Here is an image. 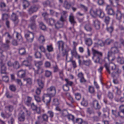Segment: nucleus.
I'll return each mask as SVG.
<instances>
[{
	"mask_svg": "<svg viewBox=\"0 0 124 124\" xmlns=\"http://www.w3.org/2000/svg\"><path fill=\"white\" fill-rule=\"evenodd\" d=\"M104 66L108 73L111 74L113 78L114 83L116 84H118V81L117 78L121 73V70L118 69H116V65L113 63H111L109 64L105 63Z\"/></svg>",
	"mask_w": 124,
	"mask_h": 124,
	"instance_id": "1",
	"label": "nucleus"
},
{
	"mask_svg": "<svg viewBox=\"0 0 124 124\" xmlns=\"http://www.w3.org/2000/svg\"><path fill=\"white\" fill-rule=\"evenodd\" d=\"M47 91L49 93L47 94L48 96L46 95H44L42 98V100L44 102H46V105L48 106L51 101V97L54 96L56 93L55 87L53 86H51L47 89Z\"/></svg>",
	"mask_w": 124,
	"mask_h": 124,
	"instance_id": "2",
	"label": "nucleus"
},
{
	"mask_svg": "<svg viewBox=\"0 0 124 124\" xmlns=\"http://www.w3.org/2000/svg\"><path fill=\"white\" fill-rule=\"evenodd\" d=\"M92 54L93 56L92 59L95 63H101L102 60V53L93 48L92 49Z\"/></svg>",
	"mask_w": 124,
	"mask_h": 124,
	"instance_id": "3",
	"label": "nucleus"
},
{
	"mask_svg": "<svg viewBox=\"0 0 124 124\" xmlns=\"http://www.w3.org/2000/svg\"><path fill=\"white\" fill-rule=\"evenodd\" d=\"M57 44L59 50H60V49H61L62 51L63 56H64L65 55H68V52L69 50H71L69 48L67 49L65 48L64 46V43L62 41H61L58 42Z\"/></svg>",
	"mask_w": 124,
	"mask_h": 124,
	"instance_id": "4",
	"label": "nucleus"
},
{
	"mask_svg": "<svg viewBox=\"0 0 124 124\" xmlns=\"http://www.w3.org/2000/svg\"><path fill=\"white\" fill-rule=\"evenodd\" d=\"M90 13L93 16H94L97 15L101 18H103L105 15L102 10L100 8L95 10L91 9L90 11Z\"/></svg>",
	"mask_w": 124,
	"mask_h": 124,
	"instance_id": "5",
	"label": "nucleus"
},
{
	"mask_svg": "<svg viewBox=\"0 0 124 124\" xmlns=\"http://www.w3.org/2000/svg\"><path fill=\"white\" fill-rule=\"evenodd\" d=\"M25 36L29 42H32L33 39L34 35L32 32L26 31L25 32Z\"/></svg>",
	"mask_w": 124,
	"mask_h": 124,
	"instance_id": "6",
	"label": "nucleus"
},
{
	"mask_svg": "<svg viewBox=\"0 0 124 124\" xmlns=\"http://www.w3.org/2000/svg\"><path fill=\"white\" fill-rule=\"evenodd\" d=\"M45 78L42 76L40 77L37 80L38 84L41 89H42L44 86Z\"/></svg>",
	"mask_w": 124,
	"mask_h": 124,
	"instance_id": "7",
	"label": "nucleus"
},
{
	"mask_svg": "<svg viewBox=\"0 0 124 124\" xmlns=\"http://www.w3.org/2000/svg\"><path fill=\"white\" fill-rule=\"evenodd\" d=\"M37 17V15H34L30 18V20L31 23L30 27L31 29L32 30L34 29L36 27V25L35 23V20Z\"/></svg>",
	"mask_w": 124,
	"mask_h": 124,
	"instance_id": "8",
	"label": "nucleus"
},
{
	"mask_svg": "<svg viewBox=\"0 0 124 124\" xmlns=\"http://www.w3.org/2000/svg\"><path fill=\"white\" fill-rule=\"evenodd\" d=\"M118 117L122 119H124V105H122L119 107Z\"/></svg>",
	"mask_w": 124,
	"mask_h": 124,
	"instance_id": "9",
	"label": "nucleus"
},
{
	"mask_svg": "<svg viewBox=\"0 0 124 124\" xmlns=\"http://www.w3.org/2000/svg\"><path fill=\"white\" fill-rule=\"evenodd\" d=\"M39 8L36 5L31 6L28 10L29 14L31 15L35 12H36Z\"/></svg>",
	"mask_w": 124,
	"mask_h": 124,
	"instance_id": "10",
	"label": "nucleus"
},
{
	"mask_svg": "<svg viewBox=\"0 0 124 124\" xmlns=\"http://www.w3.org/2000/svg\"><path fill=\"white\" fill-rule=\"evenodd\" d=\"M25 116L24 113L22 110H21L18 116V118L19 121L20 122H23L25 119Z\"/></svg>",
	"mask_w": 124,
	"mask_h": 124,
	"instance_id": "11",
	"label": "nucleus"
},
{
	"mask_svg": "<svg viewBox=\"0 0 124 124\" xmlns=\"http://www.w3.org/2000/svg\"><path fill=\"white\" fill-rule=\"evenodd\" d=\"M11 20L14 22L15 25H16L18 24L19 20L18 16L16 14L14 13H13L11 16Z\"/></svg>",
	"mask_w": 124,
	"mask_h": 124,
	"instance_id": "12",
	"label": "nucleus"
},
{
	"mask_svg": "<svg viewBox=\"0 0 124 124\" xmlns=\"http://www.w3.org/2000/svg\"><path fill=\"white\" fill-rule=\"evenodd\" d=\"M106 10L108 15H113L114 14V12L113 9L110 8L109 5H107Z\"/></svg>",
	"mask_w": 124,
	"mask_h": 124,
	"instance_id": "13",
	"label": "nucleus"
},
{
	"mask_svg": "<svg viewBox=\"0 0 124 124\" xmlns=\"http://www.w3.org/2000/svg\"><path fill=\"white\" fill-rule=\"evenodd\" d=\"M25 71L24 70H21L18 71L17 75L19 78H22L25 77Z\"/></svg>",
	"mask_w": 124,
	"mask_h": 124,
	"instance_id": "14",
	"label": "nucleus"
},
{
	"mask_svg": "<svg viewBox=\"0 0 124 124\" xmlns=\"http://www.w3.org/2000/svg\"><path fill=\"white\" fill-rule=\"evenodd\" d=\"M92 104L95 109H99L100 108V106L99 103L98 101L96 100H94L93 101Z\"/></svg>",
	"mask_w": 124,
	"mask_h": 124,
	"instance_id": "15",
	"label": "nucleus"
},
{
	"mask_svg": "<svg viewBox=\"0 0 124 124\" xmlns=\"http://www.w3.org/2000/svg\"><path fill=\"white\" fill-rule=\"evenodd\" d=\"M1 65V74H6V68L4 64L3 63L2 61L0 62Z\"/></svg>",
	"mask_w": 124,
	"mask_h": 124,
	"instance_id": "16",
	"label": "nucleus"
},
{
	"mask_svg": "<svg viewBox=\"0 0 124 124\" xmlns=\"http://www.w3.org/2000/svg\"><path fill=\"white\" fill-rule=\"evenodd\" d=\"M71 6V4L68 2L67 0H65L64 1L63 3V7L66 9H69Z\"/></svg>",
	"mask_w": 124,
	"mask_h": 124,
	"instance_id": "17",
	"label": "nucleus"
},
{
	"mask_svg": "<svg viewBox=\"0 0 124 124\" xmlns=\"http://www.w3.org/2000/svg\"><path fill=\"white\" fill-rule=\"evenodd\" d=\"M93 25L97 30L99 29L100 28V21L98 20H95L93 21Z\"/></svg>",
	"mask_w": 124,
	"mask_h": 124,
	"instance_id": "18",
	"label": "nucleus"
},
{
	"mask_svg": "<svg viewBox=\"0 0 124 124\" xmlns=\"http://www.w3.org/2000/svg\"><path fill=\"white\" fill-rule=\"evenodd\" d=\"M116 19L120 22L122 16L121 12L119 11H117L116 14Z\"/></svg>",
	"mask_w": 124,
	"mask_h": 124,
	"instance_id": "19",
	"label": "nucleus"
},
{
	"mask_svg": "<svg viewBox=\"0 0 124 124\" xmlns=\"http://www.w3.org/2000/svg\"><path fill=\"white\" fill-rule=\"evenodd\" d=\"M94 46H104L105 44V42L101 40H98L97 42L94 43Z\"/></svg>",
	"mask_w": 124,
	"mask_h": 124,
	"instance_id": "20",
	"label": "nucleus"
},
{
	"mask_svg": "<svg viewBox=\"0 0 124 124\" xmlns=\"http://www.w3.org/2000/svg\"><path fill=\"white\" fill-rule=\"evenodd\" d=\"M42 61H39L36 62L35 63V65L37 67V70H35V73L38 74L39 72V66L42 64Z\"/></svg>",
	"mask_w": 124,
	"mask_h": 124,
	"instance_id": "21",
	"label": "nucleus"
},
{
	"mask_svg": "<svg viewBox=\"0 0 124 124\" xmlns=\"http://www.w3.org/2000/svg\"><path fill=\"white\" fill-rule=\"evenodd\" d=\"M0 6L4 11H7L9 10L8 8L7 7L5 4L4 2H1L0 3Z\"/></svg>",
	"mask_w": 124,
	"mask_h": 124,
	"instance_id": "22",
	"label": "nucleus"
},
{
	"mask_svg": "<svg viewBox=\"0 0 124 124\" xmlns=\"http://www.w3.org/2000/svg\"><path fill=\"white\" fill-rule=\"evenodd\" d=\"M54 25L55 28L58 29L63 26V23L61 21H58Z\"/></svg>",
	"mask_w": 124,
	"mask_h": 124,
	"instance_id": "23",
	"label": "nucleus"
},
{
	"mask_svg": "<svg viewBox=\"0 0 124 124\" xmlns=\"http://www.w3.org/2000/svg\"><path fill=\"white\" fill-rule=\"evenodd\" d=\"M23 8L25 9L28 8L30 5L29 2L27 0H23Z\"/></svg>",
	"mask_w": 124,
	"mask_h": 124,
	"instance_id": "24",
	"label": "nucleus"
},
{
	"mask_svg": "<svg viewBox=\"0 0 124 124\" xmlns=\"http://www.w3.org/2000/svg\"><path fill=\"white\" fill-rule=\"evenodd\" d=\"M85 43L88 46H90L92 43V41L90 38H85Z\"/></svg>",
	"mask_w": 124,
	"mask_h": 124,
	"instance_id": "25",
	"label": "nucleus"
},
{
	"mask_svg": "<svg viewBox=\"0 0 124 124\" xmlns=\"http://www.w3.org/2000/svg\"><path fill=\"white\" fill-rule=\"evenodd\" d=\"M69 19L70 22L73 26L76 23V22L74 20V17L72 15H70L69 16Z\"/></svg>",
	"mask_w": 124,
	"mask_h": 124,
	"instance_id": "26",
	"label": "nucleus"
},
{
	"mask_svg": "<svg viewBox=\"0 0 124 124\" xmlns=\"http://www.w3.org/2000/svg\"><path fill=\"white\" fill-rule=\"evenodd\" d=\"M47 22L48 23L49 25L52 26L54 24L55 21L52 18H50L47 19Z\"/></svg>",
	"mask_w": 124,
	"mask_h": 124,
	"instance_id": "27",
	"label": "nucleus"
},
{
	"mask_svg": "<svg viewBox=\"0 0 124 124\" xmlns=\"http://www.w3.org/2000/svg\"><path fill=\"white\" fill-rule=\"evenodd\" d=\"M32 100V98L29 96L27 97L26 101L25 102V104L28 106H29L31 104V102Z\"/></svg>",
	"mask_w": 124,
	"mask_h": 124,
	"instance_id": "28",
	"label": "nucleus"
},
{
	"mask_svg": "<svg viewBox=\"0 0 124 124\" xmlns=\"http://www.w3.org/2000/svg\"><path fill=\"white\" fill-rule=\"evenodd\" d=\"M113 54V53L111 51L108 52V58L109 61H113L114 60V58H113L112 56Z\"/></svg>",
	"mask_w": 124,
	"mask_h": 124,
	"instance_id": "29",
	"label": "nucleus"
},
{
	"mask_svg": "<svg viewBox=\"0 0 124 124\" xmlns=\"http://www.w3.org/2000/svg\"><path fill=\"white\" fill-rule=\"evenodd\" d=\"M13 67L14 68L17 69L20 67V65L18 62L16 61L13 63Z\"/></svg>",
	"mask_w": 124,
	"mask_h": 124,
	"instance_id": "30",
	"label": "nucleus"
},
{
	"mask_svg": "<svg viewBox=\"0 0 124 124\" xmlns=\"http://www.w3.org/2000/svg\"><path fill=\"white\" fill-rule=\"evenodd\" d=\"M48 116L46 114H44L42 115L43 121L45 122H48Z\"/></svg>",
	"mask_w": 124,
	"mask_h": 124,
	"instance_id": "31",
	"label": "nucleus"
},
{
	"mask_svg": "<svg viewBox=\"0 0 124 124\" xmlns=\"http://www.w3.org/2000/svg\"><path fill=\"white\" fill-rule=\"evenodd\" d=\"M98 4L99 6H103L105 4L104 0H94Z\"/></svg>",
	"mask_w": 124,
	"mask_h": 124,
	"instance_id": "32",
	"label": "nucleus"
},
{
	"mask_svg": "<svg viewBox=\"0 0 124 124\" xmlns=\"http://www.w3.org/2000/svg\"><path fill=\"white\" fill-rule=\"evenodd\" d=\"M34 55L35 58H41V57L42 55L37 50L35 51Z\"/></svg>",
	"mask_w": 124,
	"mask_h": 124,
	"instance_id": "33",
	"label": "nucleus"
},
{
	"mask_svg": "<svg viewBox=\"0 0 124 124\" xmlns=\"http://www.w3.org/2000/svg\"><path fill=\"white\" fill-rule=\"evenodd\" d=\"M23 80L26 82V85H31L32 83V79L31 78H24Z\"/></svg>",
	"mask_w": 124,
	"mask_h": 124,
	"instance_id": "34",
	"label": "nucleus"
},
{
	"mask_svg": "<svg viewBox=\"0 0 124 124\" xmlns=\"http://www.w3.org/2000/svg\"><path fill=\"white\" fill-rule=\"evenodd\" d=\"M71 53L72 55L77 57L78 56V55L77 52L76 50V47H73V50L71 51Z\"/></svg>",
	"mask_w": 124,
	"mask_h": 124,
	"instance_id": "35",
	"label": "nucleus"
},
{
	"mask_svg": "<svg viewBox=\"0 0 124 124\" xmlns=\"http://www.w3.org/2000/svg\"><path fill=\"white\" fill-rule=\"evenodd\" d=\"M5 108L7 110H8L9 112H11L14 109V107L13 105H9L6 106L5 107Z\"/></svg>",
	"mask_w": 124,
	"mask_h": 124,
	"instance_id": "36",
	"label": "nucleus"
},
{
	"mask_svg": "<svg viewBox=\"0 0 124 124\" xmlns=\"http://www.w3.org/2000/svg\"><path fill=\"white\" fill-rule=\"evenodd\" d=\"M85 29L87 31H91L92 30V27L89 24H86L84 26Z\"/></svg>",
	"mask_w": 124,
	"mask_h": 124,
	"instance_id": "37",
	"label": "nucleus"
},
{
	"mask_svg": "<svg viewBox=\"0 0 124 124\" xmlns=\"http://www.w3.org/2000/svg\"><path fill=\"white\" fill-rule=\"evenodd\" d=\"M117 62L121 64H122L124 63V58L121 57L120 56H118L117 58Z\"/></svg>",
	"mask_w": 124,
	"mask_h": 124,
	"instance_id": "38",
	"label": "nucleus"
},
{
	"mask_svg": "<svg viewBox=\"0 0 124 124\" xmlns=\"http://www.w3.org/2000/svg\"><path fill=\"white\" fill-rule=\"evenodd\" d=\"M19 53L21 55H23L25 54L26 53V51L25 49L23 48H20L19 50Z\"/></svg>",
	"mask_w": 124,
	"mask_h": 124,
	"instance_id": "39",
	"label": "nucleus"
},
{
	"mask_svg": "<svg viewBox=\"0 0 124 124\" xmlns=\"http://www.w3.org/2000/svg\"><path fill=\"white\" fill-rule=\"evenodd\" d=\"M111 51L113 54H115L118 52L119 51L118 48L116 47H112L111 49Z\"/></svg>",
	"mask_w": 124,
	"mask_h": 124,
	"instance_id": "40",
	"label": "nucleus"
},
{
	"mask_svg": "<svg viewBox=\"0 0 124 124\" xmlns=\"http://www.w3.org/2000/svg\"><path fill=\"white\" fill-rule=\"evenodd\" d=\"M38 40L40 42L42 43L45 42V39L44 36L41 35L39 37Z\"/></svg>",
	"mask_w": 124,
	"mask_h": 124,
	"instance_id": "41",
	"label": "nucleus"
},
{
	"mask_svg": "<svg viewBox=\"0 0 124 124\" xmlns=\"http://www.w3.org/2000/svg\"><path fill=\"white\" fill-rule=\"evenodd\" d=\"M61 115L64 117L67 116L68 115V113L66 110H63L60 112Z\"/></svg>",
	"mask_w": 124,
	"mask_h": 124,
	"instance_id": "42",
	"label": "nucleus"
},
{
	"mask_svg": "<svg viewBox=\"0 0 124 124\" xmlns=\"http://www.w3.org/2000/svg\"><path fill=\"white\" fill-rule=\"evenodd\" d=\"M114 42V40L112 39H107L105 41V44L107 45H109Z\"/></svg>",
	"mask_w": 124,
	"mask_h": 124,
	"instance_id": "43",
	"label": "nucleus"
},
{
	"mask_svg": "<svg viewBox=\"0 0 124 124\" xmlns=\"http://www.w3.org/2000/svg\"><path fill=\"white\" fill-rule=\"evenodd\" d=\"M83 64H84L87 66H89L91 63V62L90 60H86V61L83 60L82 62Z\"/></svg>",
	"mask_w": 124,
	"mask_h": 124,
	"instance_id": "44",
	"label": "nucleus"
},
{
	"mask_svg": "<svg viewBox=\"0 0 124 124\" xmlns=\"http://www.w3.org/2000/svg\"><path fill=\"white\" fill-rule=\"evenodd\" d=\"M82 119L80 118H77L74 121V123H78L79 124H81L83 122Z\"/></svg>",
	"mask_w": 124,
	"mask_h": 124,
	"instance_id": "45",
	"label": "nucleus"
},
{
	"mask_svg": "<svg viewBox=\"0 0 124 124\" xmlns=\"http://www.w3.org/2000/svg\"><path fill=\"white\" fill-rule=\"evenodd\" d=\"M65 80L66 82V85H68L71 86L73 84V83L72 82L70 81L67 78H65Z\"/></svg>",
	"mask_w": 124,
	"mask_h": 124,
	"instance_id": "46",
	"label": "nucleus"
},
{
	"mask_svg": "<svg viewBox=\"0 0 124 124\" xmlns=\"http://www.w3.org/2000/svg\"><path fill=\"white\" fill-rule=\"evenodd\" d=\"M9 17L8 15L6 14H2V19L3 20H8Z\"/></svg>",
	"mask_w": 124,
	"mask_h": 124,
	"instance_id": "47",
	"label": "nucleus"
},
{
	"mask_svg": "<svg viewBox=\"0 0 124 124\" xmlns=\"http://www.w3.org/2000/svg\"><path fill=\"white\" fill-rule=\"evenodd\" d=\"M111 111L113 115H114L116 117H118V112H117V110L116 109H112Z\"/></svg>",
	"mask_w": 124,
	"mask_h": 124,
	"instance_id": "48",
	"label": "nucleus"
},
{
	"mask_svg": "<svg viewBox=\"0 0 124 124\" xmlns=\"http://www.w3.org/2000/svg\"><path fill=\"white\" fill-rule=\"evenodd\" d=\"M15 33H16V37L19 40H22V37L20 34L17 32H16Z\"/></svg>",
	"mask_w": 124,
	"mask_h": 124,
	"instance_id": "49",
	"label": "nucleus"
},
{
	"mask_svg": "<svg viewBox=\"0 0 124 124\" xmlns=\"http://www.w3.org/2000/svg\"><path fill=\"white\" fill-rule=\"evenodd\" d=\"M39 26L40 28L43 30H45L46 29V26L42 22H41L40 23Z\"/></svg>",
	"mask_w": 124,
	"mask_h": 124,
	"instance_id": "50",
	"label": "nucleus"
},
{
	"mask_svg": "<svg viewBox=\"0 0 124 124\" xmlns=\"http://www.w3.org/2000/svg\"><path fill=\"white\" fill-rule=\"evenodd\" d=\"M23 65L26 66H31V64L30 62H29L27 60L24 61L23 62Z\"/></svg>",
	"mask_w": 124,
	"mask_h": 124,
	"instance_id": "51",
	"label": "nucleus"
},
{
	"mask_svg": "<svg viewBox=\"0 0 124 124\" xmlns=\"http://www.w3.org/2000/svg\"><path fill=\"white\" fill-rule=\"evenodd\" d=\"M88 90L89 92L91 93H93L95 92L94 88L92 86H89Z\"/></svg>",
	"mask_w": 124,
	"mask_h": 124,
	"instance_id": "52",
	"label": "nucleus"
},
{
	"mask_svg": "<svg viewBox=\"0 0 124 124\" xmlns=\"http://www.w3.org/2000/svg\"><path fill=\"white\" fill-rule=\"evenodd\" d=\"M86 112L87 113H88L90 115L94 113V112L93 110L92 109L89 108H87Z\"/></svg>",
	"mask_w": 124,
	"mask_h": 124,
	"instance_id": "53",
	"label": "nucleus"
},
{
	"mask_svg": "<svg viewBox=\"0 0 124 124\" xmlns=\"http://www.w3.org/2000/svg\"><path fill=\"white\" fill-rule=\"evenodd\" d=\"M116 88L117 89V90L116 91V94L115 97V99H117L118 98V97L120 95L121 93L120 90L119 89H118V87H116Z\"/></svg>",
	"mask_w": 124,
	"mask_h": 124,
	"instance_id": "54",
	"label": "nucleus"
},
{
	"mask_svg": "<svg viewBox=\"0 0 124 124\" xmlns=\"http://www.w3.org/2000/svg\"><path fill=\"white\" fill-rule=\"evenodd\" d=\"M110 18L108 16H106L104 19V22L107 25L109 23L110 20Z\"/></svg>",
	"mask_w": 124,
	"mask_h": 124,
	"instance_id": "55",
	"label": "nucleus"
},
{
	"mask_svg": "<svg viewBox=\"0 0 124 124\" xmlns=\"http://www.w3.org/2000/svg\"><path fill=\"white\" fill-rule=\"evenodd\" d=\"M45 76L47 77H50L52 75V72L51 71L48 70H46L45 71Z\"/></svg>",
	"mask_w": 124,
	"mask_h": 124,
	"instance_id": "56",
	"label": "nucleus"
},
{
	"mask_svg": "<svg viewBox=\"0 0 124 124\" xmlns=\"http://www.w3.org/2000/svg\"><path fill=\"white\" fill-rule=\"evenodd\" d=\"M67 17L66 16H63L62 15L60 18V20L63 22L65 21Z\"/></svg>",
	"mask_w": 124,
	"mask_h": 124,
	"instance_id": "57",
	"label": "nucleus"
},
{
	"mask_svg": "<svg viewBox=\"0 0 124 124\" xmlns=\"http://www.w3.org/2000/svg\"><path fill=\"white\" fill-rule=\"evenodd\" d=\"M31 105V108L32 110L33 111H34L38 107L37 106L35 105L33 103H32Z\"/></svg>",
	"mask_w": 124,
	"mask_h": 124,
	"instance_id": "58",
	"label": "nucleus"
},
{
	"mask_svg": "<svg viewBox=\"0 0 124 124\" xmlns=\"http://www.w3.org/2000/svg\"><path fill=\"white\" fill-rule=\"evenodd\" d=\"M47 49L49 52L52 51H53V48L52 45H47Z\"/></svg>",
	"mask_w": 124,
	"mask_h": 124,
	"instance_id": "59",
	"label": "nucleus"
},
{
	"mask_svg": "<svg viewBox=\"0 0 124 124\" xmlns=\"http://www.w3.org/2000/svg\"><path fill=\"white\" fill-rule=\"evenodd\" d=\"M81 8L83 9L85 12H86L88 11V8L85 5L81 4L80 5Z\"/></svg>",
	"mask_w": 124,
	"mask_h": 124,
	"instance_id": "60",
	"label": "nucleus"
},
{
	"mask_svg": "<svg viewBox=\"0 0 124 124\" xmlns=\"http://www.w3.org/2000/svg\"><path fill=\"white\" fill-rule=\"evenodd\" d=\"M81 104L82 105L85 106H86L88 105V103L87 101L84 100V99L81 102Z\"/></svg>",
	"mask_w": 124,
	"mask_h": 124,
	"instance_id": "61",
	"label": "nucleus"
},
{
	"mask_svg": "<svg viewBox=\"0 0 124 124\" xmlns=\"http://www.w3.org/2000/svg\"><path fill=\"white\" fill-rule=\"evenodd\" d=\"M9 88L10 90L12 91H15L16 90V88L15 86L13 85H10Z\"/></svg>",
	"mask_w": 124,
	"mask_h": 124,
	"instance_id": "62",
	"label": "nucleus"
},
{
	"mask_svg": "<svg viewBox=\"0 0 124 124\" xmlns=\"http://www.w3.org/2000/svg\"><path fill=\"white\" fill-rule=\"evenodd\" d=\"M53 103L56 105H57L59 104L58 100L57 99H54L53 100Z\"/></svg>",
	"mask_w": 124,
	"mask_h": 124,
	"instance_id": "63",
	"label": "nucleus"
},
{
	"mask_svg": "<svg viewBox=\"0 0 124 124\" xmlns=\"http://www.w3.org/2000/svg\"><path fill=\"white\" fill-rule=\"evenodd\" d=\"M75 97L76 99L77 100H79L81 98V95L80 94L77 93L75 94Z\"/></svg>",
	"mask_w": 124,
	"mask_h": 124,
	"instance_id": "64",
	"label": "nucleus"
}]
</instances>
